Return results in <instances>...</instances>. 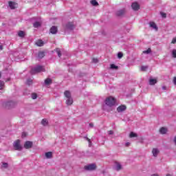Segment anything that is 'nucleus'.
Instances as JSON below:
<instances>
[{"mask_svg":"<svg viewBox=\"0 0 176 176\" xmlns=\"http://www.w3.org/2000/svg\"><path fill=\"white\" fill-rule=\"evenodd\" d=\"M160 132L161 134H166V133H167V129L164 127H162L160 129Z\"/></svg>","mask_w":176,"mask_h":176,"instance_id":"4be33fe9","label":"nucleus"},{"mask_svg":"<svg viewBox=\"0 0 176 176\" xmlns=\"http://www.w3.org/2000/svg\"><path fill=\"white\" fill-rule=\"evenodd\" d=\"M173 142H175V144L176 145V136L174 138Z\"/></svg>","mask_w":176,"mask_h":176,"instance_id":"a18cd8bd","label":"nucleus"},{"mask_svg":"<svg viewBox=\"0 0 176 176\" xmlns=\"http://www.w3.org/2000/svg\"><path fill=\"white\" fill-rule=\"evenodd\" d=\"M157 83V80L156 79L150 78L149 80V84L151 85H156Z\"/></svg>","mask_w":176,"mask_h":176,"instance_id":"f3484780","label":"nucleus"},{"mask_svg":"<svg viewBox=\"0 0 176 176\" xmlns=\"http://www.w3.org/2000/svg\"><path fill=\"white\" fill-rule=\"evenodd\" d=\"M125 145H126V146H130V142H126V143L125 144Z\"/></svg>","mask_w":176,"mask_h":176,"instance_id":"c03bdc74","label":"nucleus"},{"mask_svg":"<svg viewBox=\"0 0 176 176\" xmlns=\"http://www.w3.org/2000/svg\"><path fill=\"white\" fill-rule=\"evenodd\" d=\"M91 5H93V6H98V2H97V1H96V0H92L91 1Z\"/></svg>","mask_w":176,"mask_h":176,"instance_id":"a878e982","label":"nucleus"},{"mask_svg":"<svg viewBox=\"0 0 176 176\" xmlns=\"http://www.w3.org/2000/svg\"><path fill=\"white\" fill-rule=\"evenodd\" d=\"M14 148L16 151H21L23 149L21 144H20V140H17L14 142Z\"/></svg>","mask_w":176,"mask_h":176,"instance_id":"20e7f679","label":"nucleus"},{"mask_svg":"<svg viewBox=\"0 0 176 176\" xmlns=\"http://www.w3.org/2000/svg\"><path fill=\"white\" fill-rule=\"evenodd\" d=\"M24 148H25V149H30V148H32V142H25L24 144Z\"/></svg>","mask_w":176,"mask_h":176,"instance_id":"423d86ee","label":"nucleus"},{"mask_svg":"<svg viewBox=\"0 0 176 176\" xmlns=\"http://www.w3.org/2000/svg\"><path fill=\"white\" fill-rule=\"evenodd\" d=\"M173 83H174L175 85H176V77H175V78H173Z\"/></svg>","mask_w":176,"mask_h":176,"instance_id":"79ce46f5","label":"nucleus"},{"mask_svg":"<svg viewBox=\"0 0 176 176\" xmlns=\"http://www.w3.org/2000/svg\"><path fill=\"white\" fill-rule=\"evenodd\" d=\"M161 16L164 19H166V17H167V14L166 13H164V12H161Z\"/></svg>","mask_w":176,"mask_h":176,"instance_id":"f704fd0d","label":"nucleus"},{"mask_svg":"<svg viewBox=\"0 0 176 176\" xmlns=\"http://www.w3.org/2000/svg\"><path fill=\"white\" fill-rule=\"evenodd\" d=\"M159 153L160 151L158 148H153L152 153L155 157H157V155H159Z\"/></svg>","mask_w":176,"mask_h":176,"instance_id":"f8f14e48","label":"nucleus"},{"mask_svg":"<svg viewBox=\"0 0 176 176\" xmlns=\"http://www.w3.org/2000/svg\"><path fill=\"white\" fill-rule=\"evenodd\" d=\"M104 102L107 107H113L116 104V100L115 98L110 96L106 98Z\"/></svg>","mask_w":176,"mask_h":176,"instance_id":"7ed1b4c3","label":"nucleus"},{"mask_svg":"<svg viewBox=\"0 0 176 176\" xmlns=\"http://www.w3.org/2000/svg\"><path fill=\"white\" fill-rule=\"evenodd\" d=\"M51 34H57V27L52 26L50 30Z\"/></svg>","mask_w":176,"mask_h":176,"instance_id":"4468645a","label":"nucleus"},{"mask_svg":"<svg viewBox=\"0 0 176 176\" xmlns=\"http://www.w3.org/2000/svg\"><path fill=\"white\" fill-rule=\"evenodd\" d=\"M13 104H14L12 101L11 102H8L6 103V106L7 107H10L11 105H13Z\"/></svg>","mask_w":176,"mask_h":176,"instance_id":"473e14b6","label":"nucleus"},{"mask_svg":"<svg viewBox=\"0 0 176 176\" xmlns=\"http://www.w3.org/2000/svg\"><path fill=\"white\" fill-rule=\"evenodd\" d=\"M124 13H126V10L124 9H123V10H120L117 11L116 14H117V16H123V14H124Z\"/></svg>","mask_w":176,"mask_h":176,"instance_id":"ddd939ff","label":"nucleus"},{"mask_svg":"<svg viewBox=\"0 0 176 176\" xmlns=\"http://www.w3.org/2000/svg\"><path fill=\"white\" fill-rule=\"evenodd\" d=\"M36 45H37V46H43V41L42 40H38L36 42Z\"/></svg>","mask_w":176,"mask_h":176,"instance_id":"aec40b11","label":"nucleus"},{"mask_svg":"<svg viewBox=\"0 0 176 176\" xmlns=\"http://www.w3.org/2000/svg\"><path fill=\"white\" fill-rule=\"evenodd\" d=\"M90 127H93L94 125L92 123L89 124Z\"/></svg>","mask_w":176,"mask_h":176,"instance_id":"49530a36","label":"nucleus"},{"mask_svg":"<svg viewBox=\"0 0 176 176\" xmlns=\"http://www.w3.org/2000/svg\"><path fill=\"white\" fill-rule=\"evenodd\" d=\"M109 134L110 135H112V134H113V131H109Z\"/></svg>","mask_w":176,"mask_h":176,"instance_id":"a19ab883","label":"nucleus"},{"mask_svg":"<svg viewBox=\"0 0 176 176\" xmlns=\"http://www.w3.org/2000/svg\"><path fill=\"white\" fill-rule=\"evenodd\" d=\"M18 35L21 37V38H24V36H25V33L23 31H19L18 32Z\"/></svg>","mask_w":176,"mask_h":176,"instance_id":"6ab92c4d","label":"nucleus"},{"mask_svg":"<svg viewBox=\"0 0 176 176\" xmlns=\"http://www.w3.org/2000/svg\"><path fill=\"white\" fill-rule=\"evenodd\" d=\"M111 69H118V66H116L113 64H111Z\"/></svg>","mask_w":176,"mask_h":176,"instance_id":"7c9ffc66","label":"nucleus"},{"mask_svg":"<svg viewBox=\"0 0 176 176\" xmlns=\"http://www.w3.org/2000/svg\"><path fill=\"white\" fill-rule=\"evenodd\" d=\"M166 176H171V175H170V174H167V175H166Z\"/></svg>","mask_w":176,"mask_h":176,"instance_id":"8fccbe9b","label":"nucleus"},{"mask_svg":"<svg viewBox=\"0 0 176 176\" xmlns=\"http://www.w3.org/2000/svg\"><path fill=\"white\" fill-rule=\"evenodd\" d=\"M45 85H50L52 83V79L50 78H47L45 80Z\"/></svg>","mask_w":176,"mask_h":176,"instance_id":"bb28decb","label":"nucleus"},{"mask_svg":"<svg viewBox=\"0 0 176 176\" xmlns=\"http://www.w3.org/2000/svg\"><path fill=\"white\" fill-rule=\"evenodd\" d=\"M64 96L66 97V104L67 105H72L74 104V99H72V96H71V92L69 91H65L64 92Z\"/></svg>","mask_w":176,"mask_h":176,"instance_id":"f257e3e1","label":"nucleus"},{"mask_svg":"<svg viewBox=\"0 0 176 176\" xmlns=\"http://www.w3.org/2000/svg\"><path fill=\"white\" fill-rule=\"evenodd\" d=\"M85 139L87 140V141H88L89 146H91V140H90V139L87 137H86Z\"/></svg>","mask_w":176,"mask_h":176,"instance_id":"4c0bfd02","label":"nucleus"},{"mask_svg":"<svg viewBox=\"0 0 176 176\" xmlns=\"http://www.w3.org/2000/svg\"><path fill=\"white\" fill-rule=\"evenodd\" d=\"M130 138H134V137H138L137 133H135L134 132H131L129 135Z\"/></svg>","mask_w":176,"mask_h":176,"instance_id":"b1692460","label":"nucleus"},{"mask_svg":"<svg viewBox=\"0 0 176 176\" xmlns=\"http://www.w3.org/2000/svg\"><path fill=\"white\" fill-rule=\"evenodd\" d=\"M45 69L43 66L38 65L32 69L30 74H32V75H35V74H39V72H45Z\"/></svg>","mask_w":176,"mask_h":176,"instance_id":"f03ea898","label":"nucleus"},{"mask_svg":"<svg viewBox=\"0 0 176 176\" xmlns=\"http://www.w3.org/2000/svg\"><path fill=\"white\" fill-rule=\"evenodd\" d=\"M26 135H27V134H26L25 133H22V137H23V138L25 137Z\"/></svg>","mask_w":176,"mask_h":176,"instance_id":"37998d69","label":"nucleus"},{"mask_svg":"<svg viewBox=\"0 0 176 176\" xmlns=\"http://www.w3.org/2000/svg\"><path fill=\"white\" fill-rule=\"evenodd\" d=\"M8 163L3 162L2 167H3V168H8Z\"/></svg>","mask_w":176,"mask_h":176,"instance_id":"2f4dec72","label":"nucleus"},{"mask_svg":"<svg viewBox=\"0 0 176 176\" xmlns=\"http://www.w3.org/2000/svg\"><path fill=\"white\" fill-rule=\"evenodd\" d=\"M3 87H5V82L0 80V90H2V89H3Z\"/></svg>","mask_w":176,"mask_h":176,"instance_id":"cd10ccee","label":"nucleus"},{"mask_svg":"<svg viewBox=\"0 0 176 176\" xmlns=\"http://www.w3.org/2000/svg\"><path fill=\"white\" fill-rule=\"evenodd\" d=\"M32 80L30 79L28 80V85H32Z\"/></svg>","mask_w":176,"mask_h":176,"instance_id":"58836bf2","label":"nucleus"},{"mask_svg":"<svg viewBox=\"0 0 176 176\" xmlns=\"http://www.w3.org/2000/svg\"><path fill=\"white\" fill-rule=\"evenodd\" d=\"M66 28H67V30H74L75 28V25L72 22H69L66 25Z\"/></svg>","mask_w":176,"mask_h":176,"instance_id":"9d476101","label":"nucleus"},{"mask_svg":"<svg viewBox=\"0 0 176 176\" xmlns=\"http://www.w3.org/2000/svg\"><path fill=\"white\" fill-rule=\"evenodd\" d=\"M151 176H159L157 174H153Z\"/></svg>","mask_w":176,"mask_h":176,"instance_id":"09e8293b","label":"nucleus"},{"mask_svg":"<svg viewBox=\"0 0 176 176\" xmlns=\"http://www.w3.org/2000/svg\"><path fill=\"white\" fill-rule=\"evenodd\" d=\"M118 58H122V57H123V53L119 52L118 54Z\"/></svg>","mask_w":176,"mask_h":176,"instance_id":"c9c22d12","label":"nucleus"},{"mask_svg":"<svg viewBox=\"0 0 176 176\" xmlns=\"http://www.w3.org/2000/svg\"><path fill=\"white\" fill-rule=\"evenodd\" d=\"M151 52L152 50H151V48H148V50L144 51L143 53H144V54H149V53H151Z\"/></svg>","mask_w":176,"mask_h":176,"instance_id":"c85d7f7f","label":"nucleus"},{"mask_svg":"<svg viewBox=\"0 0 176 176\" xmlns=\"http://www.w3.org/2000/svg\"><path fill=\"white\" fill-rule=\"evenodd\" d=\"M172 57H173V58H176V50H172Z\"/></svg>","mask_w":176,"mask_h":176,"instance_id":"c756f323","label":"nucleus"},{"mask_svg":"<svg viewBox=\"0 0 176 176\" xmlns=\"http://www.w3.org/2000/svg\"><path fill=\"white\" fill-rule=\"evenodd\" d=\"M52 156H53V153L52 152L45 153V157H47V159H52Z\"/></svg>","mask_w":176,"mask_h":176,"instance_id":"a211bd4d","label":"nucleus"},{"mask_svg":"<svg viewBox=\"0 0 176 176\" xmlns=\"http://www.w3.org/2000/svg\"><path fill=\"white\" fill-rule=\"evenodd\" d=\"M41 124L43 126H48L49 125V121L47 119L44 118L41 120Z\"/></svg>","mask_w":176,"mask_h":176,"instance_id":"2eb2a0df","label":"nucleus"},{"mask_svg":"<svg viewBox=\"0 0 176 176\" xmlns=\"http://www.w3.org/2000/svg\"><path fill=\"white\" fill-rule=\"evenodd\" d=\"M114 168L117 171H119L120 170H122V165L120 164V163L116 162L114 163Z\"/></svg>","mask_w":176,"mask_h":176,"instance_id":"0eeeda50","label":"nucleus"},{"mask_svg":"<svg viewBox=\"0 0 176 176\" xmlns=\"http://www.w3.org/2000/svg\"><path fill=\"white\" fill-rule=\"evenodd\" d=\"M8 3L10 9H16V8H17V3L13 1H10Z\"/></svg>","mask_w":176,"mask_h":176,"instance_id":"9b49d317","label":"nucleus"},{"mask_svg":"<svg viewBox=\"0 0 176 176\" xmlns=\"http://www.w3.org/2000/svg\"><path fill=\"white\" fill-rule=\"evenodd\" d=\"M1 76H2V75H1V73H0V78H1Z\"/></svg>","mask_w":176,"mask_h":176,"instance_id":"3c124183","label":"nucleus"},{"mask_svg":"<svg viewBox=\"0 0 176 176\" xmlns=\"http://www.w3.org/2000/svg\"><path fill=\"white\" fill-rule=\"evenodd\" d=\"M84 168L88 171H93V170H96V168H97V166H96L95 164H91L89 165L85 166Z\"/></svg>","mask_w":176,"mask_h":176,"instance_id":"39448f33","label":"nucleus"},{"mask_svg":"<svg viewBox=\"0 0 176 176\" xmlns=\"http://www.w3.org/2000/svg\"><path fill=\"white\" fill-rule=\"evenodd\" d=\"M141 69H142V71H146V69H148V67L147 66H142Z\"/></svg>","mask_w":176,"mask_h":176,"instance_id":"e433bc0d","label":"nucleus"},{"mask_svg":"<svg viewBox=\"0 0 176 176\" xmlns=\"http://www.w3.org/2000/svg\"><path fill=\"white\" fill-rule=\"evenodd\" d=\"M55 50H56L58 57H61V50H60V48H56Z\"/></svg>","mask_w":176,"mask_h":176,"instance_id":"393cba45","label":"nucleus"},{"mask_svg":"<svg viewBox=\"0 0 176 176\" xmlns=\"http://www.w3.org/2000/svg\"><path fill=\"white\" fill-rule=\"evenodd\" d=\"M150 27L157 31V26L156 25V23H155V22H150Z\"/></svg>","mask_w":176,"mask_h":176,"instance_id":"dca6fc26","label":"nucleus"},{"mask_svg":"<svg viewBox=\"0 0 176 176\" xmlns=\"http://www.w3.org/2000/svg\"><path fill=\"white\" fill-rule=\"evenodd\" d=\"M127 107H126V105H121V106H119L118 108H117V111L118 112H123L124 111H126Z\"/></svg>","mask_w":176,"mask_h":176,"instance_id":"1a4fd4ad","label":"nucleus"},{"mask_svg":"<svg viewBox=\"0 0 176 176\" xmlns=\"http://www.w3.org/2000/svg\"><path fill=\"white\" fill-rule=\"evenodd\" d=\"M3 49V47L2 45H0V50H2Z\"/></svg>","mask_w":176,"mask_h":176,"instance_id":"de8ad7c7","label":"nucleus"},{"mask_svg":"<svg viewBox=\"0 0 176 176\" xmlns=\"http://www.w3.org/2000/svg\"><path fill=\"white\" fill-rule=\"evenodd\" d=\"M93 63H98V59H97V58H93Z\"/></svg>","mask_w":176,"mask_h":176,"instance_id":"ea45409f","label":"nucleus"},{"mask_svg":"<svg viewBox=\"0 0 176 176\" xmlns=\"http://www.w3.org/2000/svg\"><path fill=\"white\" fill-rule=\"evenodd\" d=\"M38 57L39 58H43V57H45V52H38Z\"/></svg>","mask_w":176,"mask_h":176,"instance_id":"412c9836","label":"nucleus"},{"mask_svg":"<svg viewBox=\"0 0 176 176\" xmlns=\"http://www.w3.org/2000/svg\"><path fill=\"white\" fill-rule=\"evenodd\" d=\"M36 97H38V96L36 95V94H32V98L33 100H36Z\"/></svg>","mask_w":176,"mask_h":176,"instance_id":"72a5a7b5","label":"nucleus"},{"mask_svg":"<svg viewBox=\"0 0 176 176\" xmlns=\"http://www.w3.org/2000/svg\"><path fill=\"white\" fill-rule=\"evenodd\" d=\"M41 22L36 21L34 23L33 25H34V28H38V27H41Z\"/></svg>","mask_w":176,"mask_h":176,"instance_id":"5701e85b","label":"nucleus"},{"mask_svg":"<svg viewBox=\"0 0 176 176\" xmlns=\"http://www.w3.org/2000/svg\"><path fill=\"white\" fill-rule=\"evenodd\" d=\"M131 6L132 9L134 10H140V4H138V3L134 2L132 3Z\"/></svg>","mask_w":176,"mask_h":176,"instance_id":"6e6552de","label":"nucleus"}]
</instances>
